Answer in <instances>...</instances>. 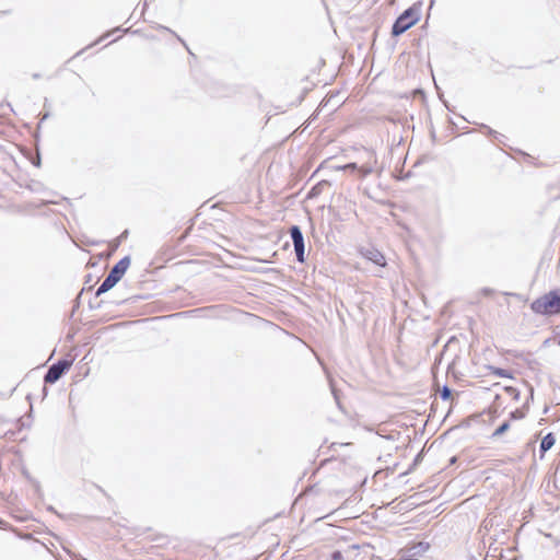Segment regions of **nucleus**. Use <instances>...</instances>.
<instances>
[{
	"instance_id": "9",
	"label": "nucleus",
	"mask_w": 560,
	"mask_h": 560,
	"mask_svg": "<svg viewBox=\"0 0 560 560\" xmlns=\"http://www.w3.org/2000/svg\"><path fill=\"white\" fill-rule=\"evenodd\" d=\"M556 443V438L552 433H548L545 435L540 442V453L541 455L549 451Z\"/></svg>"
},
{
	"instance_id": "4",
	"label": "nucleus",
	"mask_w": 560,
	"mask_h": 560,
	"mask_svg": "<svg viewBox=\"0 0 560 560\" xmlns=\"http://www.w3.org/2000/svg\"><path fill=\"white\" fill-rule=\"evenodd\" d=\"M72 362L71 361H68V360H61V361H58L57 363L52 364L48 372L46 373L45 375V382L46 383H55L56 381H58L61 375L68 371L71 366Z\"/></svg>"
},
{
	"instance_id": "12",
	"label": "nucleus",
	"mask_w": 560,
	"mask_h": 560,
	"mask_svg": "<svg viewBox=\"0 0 560 560\" xmlns=\"http://www.w3.org/2000/svg\"><path fill=\"white\" fill-rule=\"evenodd\" d=\"M332 560H341L342 553L340 551H335L331 556Z\"/></svg>"
},
{
	"instance_id": "5",
	"label": "nucleus",
	"mask_w": 560,
	"mask_h": 560,
	"mask_svg": "<svg viewBox=\"0 0 560 560\" xmlns=\"http://www.w3.org/2000/svg\"><path fill=\"white\" fill-rule=\"evenodd\" d=\"M290 234L293 241L296 258L300 262H304V238L300 228L298 225H293L290 229Z\"/></svg>"
},
{
	"instance_id": "11",
	"label": "nucleus",
	"mask_w": 560,
	"mask_h": 560,
	"mask_svg": "<svg viewBox=\"0 0 560 560\" xmlns=\"http://www.w3.org/2000/svg\"><path fill=\"white\" fill-rule=\"evenodd\" d=\"M509 429V423L508 422H504L503 424H501L495 431H494V435L498 436V435H501L503 434L506 430Z\"/></svg>"
},
{
	"instance_id": "3",
	"label": "nucleus",
	"mask_w": 560,
	"mask_h": 560,
	"mask_svg": "<svg viewBox=\"0 0 560 560\" xmlns=\"http://www.w3.org/2000/svg\"><path fill=\"white\" fill-rule=\"evenodd\" d=\"M364 153H365V161L362 164L358 165L357 163H349V164L338 167V170H342V171L355 170V171H358L359 176L361 178L370 175L374 171V168L377 164V158L373 150L366 149V150H364Z\"/></svg>"
},
{
	"instance_id": "8",
	"label": "nucleus",
	"mask_w": 560,
	"mask_h": 560,
	"mask_svg": "<svg viewBox=\"0 0 560 560\" xmlns=\"http://www.w3.org/2000/svg\"><path fill=\"white\" fill-rule=\"evenodd\" d=\"M118 282L117 278L112 276L110 273L106 277V279L102 282L96 291V295H101L102 293L112 289Z\"/></svg>"
},
{
	"instance_id": "7",
	"label": "nucleus",
	"mask_w": 560,
	"mask_h": 560,
	"mask_svg": "<svg viewBox=\"0 0 560 560\" xmlns=\"http://www.w3.org/2000/svg\"><path fill=\"white\" fill-rule=\"evenodd\" d=\"M129 267V259L128 258H124L121 260H119L115 266L114 268L110 270V275L114 276L115 278H117V280L119 281L120 278L124 276V273L126 272V270L128 269Z\"/></svg>"
},
{
	"instance_id": "2",
	"label": "nucleus",
	"mask_w": 560,
	"mask_h": 560,
	"mask_svg": "<svg viewBox=\"0 0 560 560\" xmlns=\"http://www.w3.org/2000/svg\"><path fill=\"white\" fill-rule=\"evenodd\" d=\"M421 18V4L416 3L405 10L395 21L392 27L393 36H398L416 25Z\"/></svg>"
},
{
	"instance_id": "6",
	"label": "nucleus",
	"mask_w": 560,
	"mask_h": 560,
	"mask_svg": "<svg viewBox=\"0 0 560 560\" xmlns=\"http://www.w3.org/2000/svg\"><path fill=\"white\" fill-rule=\"evenodd\" d=\"M364 257L377 266L385 267L386 258L385 256L377 249H369L364 254Z\"/></svg>"
},
{
	"instance_id": "13",
	"label": "nucleus",
	"mask_w": 560,
	"mask_h": 560,
	"mask_svg": "<svg viewBox=\"0 0 560 560\" xmlns=\"http://www.w3.org/2000/svg\"><path fill=\"white\" fill-rule=\"evenodd\" d=\"M448 395H450V390L447 388H444L443 397H447Z\"/></svg>"
},
{
	"instance_id": "1",
	"label": "nucleus",
	"mask_w": 560,
	"mask_h": 560,
	"mask_svg": "<svg viewBox=\"0 0 560 560\" xmlns=\"http://www.w3.org/2000/svg\"><path fill=\"white\" fill-rule=\"evenodd\" d=\"M532 310L536 314L555 315L560 314V289L550 291L532 303Z\"/></svg>"
},
{
	"instance_id": "10",
	"label": "nucleus",
	"mask_w": 560,
	"mask_h": 560,
	"mask_svg": "<svg viewBox=\"0 0 560 560\" xmlns=\"http://www.w3.org/2000/svg\"><path fill=\"white\" fill-rule=\"evenodd\" d=\"M490 370V373L492 375H495V376H499V377H504V378H512V373L508 370H504V369H500V368H493V366H490L489 368Z\"/></svg>"
}]
</instances>
